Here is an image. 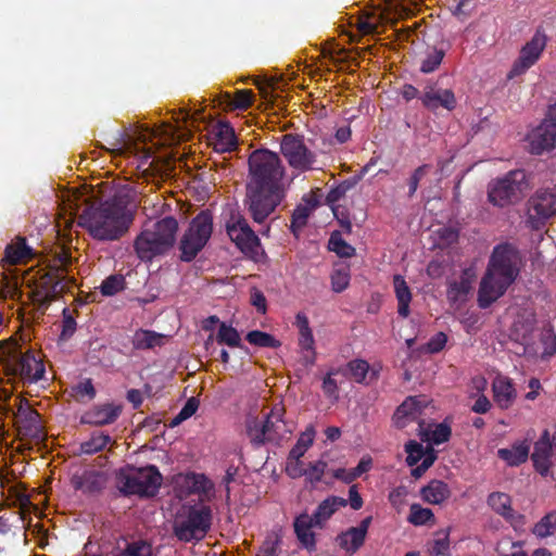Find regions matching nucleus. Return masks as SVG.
Instances as JSON below:
<instances>
[{
	"label": "nucleus",
	"mask_w": 556,
	"mask_h": 556,
	"mask_svg": "<svg viewBox=\"0 0 556 556\" xmlns=\"http://www.w3.org/2000/svg\"><path fill=\"white\" fill-rule=\"evenodd\" d=\"M73 391H74L76 397H78L80 400L85 399V397H87L88 400H92L96 396V389L92 384L91 379H86V380L77 383L73 388Z\"/></svg>",
	"instance_id": "57"
},
{
	"label": "nucleus",
	"mask_w": 556,
	"mask_h": 556,
	"mask_svg": "<svg viewBox=\"0 0 556 556\" xmlns=\"http://www.w3.org/2000/svg\"><path fill=\"white\" fill-rule=\"evenodd\" d=\"M13 372L29 382H37L45 374V366L33 352L21 354L13 363Z\"/></svg>",
	"instance_id": "20"
},
{
	"label": "nucleus",
	"mask_w": 556,
	"mask_h": 556,
	"mask_svg": "<svg viewBox=\"0 0 556 556\" xmlns=\"http://www.w3.org/2000/svg\"><path fill=\"white\" fill-rule=\"evenodd\" d=\"M237 146L233 129L227 124H220L215 134V150L219 152H227L235 149Z\"/></svg>",
	"instance_id": "35"
},
{
	"label": "nucleus",
	"mask_w": 556,
	"mask_h": 556,
	"mask_svg": "<svg viewBox=\"0 0 556 556\" xmlns=\"http://www.w3.org/2000/svg\"><path fill=\"white\" fill-rule=\"evenodd\" d=\"M165 339V334L152 330L138 329L131 337V343L135 350H150L162 346Z\"/></svg>",
	"instance_id": "32"
},
{
	"label": "nucleus",
	"mask_w": 556,
	"mask_h": 556,
	"mask_svg": "<svg viewBox=\"0 0 556 556\" xmlns=\"http://www.w3.org/2000/svg\"><path fill=\"white\" fill-rule=\"evenodd\" d=\"M125 278L123 275L114 274L106 277L100 285L99 289L102 295L113 296L125 289Z\"/></svg>",
	"instance_id": "45"
},
{
	"label": "nucleus",
	"mask_w": 556,
	"mask_h": 556,
	"mask_svg": "<svg viewBox=\"0 0 556 556\" xmlns=\"http://www.w3.org/2000/svg\"><path fill=\"white\" fill-rule=\"evenodd\" d=\"M62 331L60 337L62 340H67L75 333L77 324L70 308L65 307L62 312Z\"/></svg>",
	"instance_id": "53"
},
{
	"label": "nucleus",
	"mask_w": 556,
	"mask_h": 556,
	"mask_svg": "<svg viewBox=\"0 0 556 556\" xmlns=\"http://www.w3.org/2000/svg\"><path fill=\"white\" fill-rule=\"evenodd\" d=\"M177 230L178 223L172 216L146 226L134 242L137 256L143 262H151L165 254L174 245Z\"/></svg>",
	"instance_id": "4"
},
{
	"label": "nucleus",
	"mask_w": 556,
	"mask_h": 556,
	"mask_svg": "<svg viewBox=\"0 0 556 556\" xmlns=\"http://www.w3.org/2000/svg\"><path fill=\"white\" fill-rule=\"evenodd\" d=\"M337 370H330L326 377L323 379L321 389L324 394L329 399L338 400L339 397V387L337 381L332 378L336 375Z\"/></svg>",
	"instance_id": "56"
},
{
	"label": "nucleus",
	"mask_w": 556,
	"mask_h": 556,
	"mask_svg": "<svg viewBox=\"0 0 556 556\" xmlns=\"http://www.w3.org/2000/svg\"><path fill=\"white\" fill-rule=\"evenodd\" d=\"M420 496L429 504L439 505L451 496V489L444 481L433 479L421 488Z\"/></svg>",
	"instance_id": "29"
},
{
	"label": "nucleus",
	"mask_w": 556,
	"mask_h": 556,
	"mask_svg": "<svg viewBox=\"0 0 556 556\" xmlns=\"http://www.w3.org/2000/svg\"><path fill=\"white\" fill-rule=\"evenodd\" d=\"M434 520V514L430 508H425L419 504H413L409 509L408 521L414 526H424Z\"/></svg>",
	"instance_id": "47"
},
{
	"label": "nucleus",
	"mask_w": 556,
	"mask_h": 556,
	"mask_svg": "<svg viewBox=\"0 0 556 556\" xmlns=\"http://www.w3.org/2000/svg\"><path fill=\"white\" fill-rule=\"evenodd\" d=\"M127 143V134L123 129H118L116 136L114 137V141H111L110 144L112 148L106 149L111 153L122 154L123 150Z\"/></svg>",
	"instance_id": "63"
},
{
	"label": "nucleus",
	"mask_w": 556,
	"mask_h": 556,
	"mask_svg": "<svg viewBox=\"0 0 556 556\" xmlns=\"http://www.w3.org/2000/svg\"><path fill=\"white\" fill-rule=\"evenodd\" d=\"M314 527H317L315 521H313L311 515L306 513L300 514L293 521L296 539L308 552L316 549V536L312 531Z\"/></svg>",
	"instance_id": "23"
},
{
	"label": "nucleus",
	"mask_w": 556,
	"mask_h": 556,
	"mask_svg": "<svg viewBox=\"0 0 556 556\" xmlns=\"http://www.w3.org/2000/svg\"><path fill=\"white\" fill-rule=\"evenodd\" d=\"M350 278V268L348 266L336 268L331 274L332 290L337 293L344 291L349 287Z\"/></svg>",
	"instance_id": "51"
},
{
	"label": "nucleus",
	"mask_w": 556,
	"mask_h": 556,
	"mask_svg": "<svg viewBox=\"0 0 556 556\" xmlns=\"http://www.w3.org/2000/svg\"><path fill=\"white\" fill-rule=\"evenodd\" d=\"M470 282L462 278L459 281H452L448 285L447 298L451 302L462 301L470 291Z\"/></svg>",
	"instance_id": "49"
},
{
	"label": "nucleus",
	"mask_w": 556,
	"mask_h": 556,
	"mask_svg": "<svg viewBox=\"0 0 556 556\" xmlns=\"http://www.w3.org/2000/svg\"><path fill=\"white\" fill-rule=\"evenodd\" d=\"M227 233L243 252H253L260 245L258 237L242 216H238L232 223L227 224Z\"/></svg>",
	"instance_id": "16"
},
{
	"label": "nucleus",
	"mask_w": 556,
	"mask_h": 556,
	"mask_svg": "<svg viewBox=\"0 0 556 556\" xmlns=\"http://www.w3.org/2000/svg\"><path fill=\"white\" fill-rule=\"evenodd\" d=\"M446 342L447 336L440 331L430 338V340L427 342L426 350L432 354L439 353L444 349Z\"/></svg>",
	"instance_id": "59"
},
{
	"label": "nucleus",
	"mask_w": 556,
	"mask_h": 556,
	"mask_svg": "<svg viewBox=\"0 0 556 556\" xmlns=\"http://www.w3.org/2000/svg\"><path fill=\"white\" fill-rule=\"evenodd\" d=\"M435 459H437L435 451L430 450V452L425 457V459L421 462V464L416 466L414 469H412V476L414 478H420L434 464Z\"/></svg>",
	"instance_id": "61"
},
{
	"label": "nucleus",
	"mask_w": 556,
	"mask_h": 556,
	"mask_svg": "<svg viewBox=\"0 0 556 556\" xmlns=\"http://www.w3.org/2000/svg\"><path fill=\"white\" fill-rule=\"evenodd\" d=\"M18 433L36 442L46 439L45 429L39 413L34 409L27 400L22 401L15 415Z\"/></svg>",
	"instance_id": "15"
},
{
	"label": "nucleus",
	"mask_w": 556,
	"mask_h": 556,
	"mask_svg": "<svg viewBox=\"0 0 556 556\" xmlns=\"http://www.w3.org/2000/svg\"><path fill=\"white\" fill-rule=\"evenodd\" d=\"M213 231V217L208 211H201L190 223L181 237L179 250L180 260L193 261L199 252L206 245Z\"/></svg>",
	"instance_id": "9"
},
{
	"label": "nucleus",
	"mask_w": 556,
	"mask_h": 556,
	"mask_svg": "<svg viewBox=\"0 0 556 556\" xmlns=\"http://www.w3.org/2000/svg\"><path fill=\"white\" fill-rule=\"evenodd\" d=\"M327 463L324 460H317L315 463H311L308 467L304 470V476L312 483H317L321 481V478L326 471Z\"/></svg>",
	"instance_id": "55"
},
{
	"label": "nucleus",
	"mask_w": 556,
	"mask_h": 556,
	"mask_svg": "<svg viewBox=\"0 0 556 556\" xmlns=\"http://www.w3.org/2000/svg\"><path fill=\"white\" fill-rule=\"evenodd\" d=\"M213 520L212 508L207 505L189 506L185 516L176 519L174 534L181 542H199L205 538Z\"/></svg>",
	"instance_id": "8"
},
{
	"label": "nucleus",
	"mask_w": 556,
	"mask_h": 556,
	"mask_svg": "<svg viewBox=\"0 0 556 556\" xmlns=\"http://www.w3.org/2000/svg\"><path fill=\"white\" fill-rule=\"evenodd\" d=\"M251 304L261 314L266 313L267 302L264 293L258 289H253L251 292Z\"/></svg>",
	"instance_id": "64"
},
{
	"label": "nucleus",
	"mask_w": 556,
	"mask_h": 556,
	"mask_svg": "<svg viewBox=\"0 0 556 556\" xmlns=\"http://www.w3.org/2000/svg\"><path fill=\"white\" fill-rule=\"evenodd\" d=\"M328 249L334 252L339 257L344 258L354 256L356 252L355 248L348 243L338 230L331 232Z\"/></svg>",
	"instance_id": "37"
},
{
	"label": "nucleus",
	"mask_w": 556,
	"mask_h": 556,
	"mask_svg": "<svg viewBox=\"0 0 556 556\" xmlns=\"http://www.w3.org/2000/svg\"><path fill=\"white\" fill-rule=\"evenodd\" d=\"M311 211L312 207L302 204L298 205L294 208L290 225V230L294 236H298L299 232L303 229V227L307 224Z\"/></svg>",
	"instance_id": "46"
},
{
	"label": "nucleus",
	"mask_w": 556,
	"mask_h": 556,
	"mask_svg": "<svg viewBox=\"0 0 556 556\" xmlns=\"http://www.w3.org/2000/svg\"><path fill=\"white\" fill-rule=\"evenodd\" d=\"M371 464L372 462L370 457H363L357 464V466L348 473L345 482H351L354 479L361 477L363 473L369 471L371 468Z\"/></svg>",
	"instance_id": "60"
},
{
	"label": "nucleus",
	"mask_w": 556,
	"mask_h": 556,
	"mask_svg": "<svg viewBox=\"0 0 556 556\" xmlns=\"http://www.w3.org/2000/svg\"><path fill=\"white\" fill-rule=\"evenodd\" d=\"M532 533L540 539L552 536L556 533V511H549L543 516L533 527Z\"/></svg>",
	"instance_id": "38"
},
{
	"label": "nucleus",
	"mask_w": 556,
	"mask_h": 556,
	"mask_svg": "<svg viewBox=\"0 0 556 556\" xmlns=\"http://www.w3.org/2000/svg\"><path fill=\"white\" fill-rule=\"evenodd\" d=\"M419 99L422 105L430 111H437L439 108L453 111L457 104L454 91L441 88L437 84L427 85Z\"/></svg>",
	"instance_id": "17"
},
{
	"label": "nucleus",
	"mask_w": 556,
	"mask_h": 556,
	"mask_svg": "<svg viewBox=\"0 0 556 556\" xmlns=\"http://www.w3.org/2000/svg\"><path fill=\"white\" fill-rule=\"evenodd\" d=\"M280 540L279 538H267L260 552L256 554V556H277V549L279 546Z\"/></svg>",
	"instance_id": "62"
},
{
	"label": "nucleus",
	"mask_w": 556,
	"mask_h": 556,
	"mask_svg": "<svg viewBox=\"0 0 556 556\" xmlns=\"http://www.w3.org/2000/svg\"><path fill=\"white\" fill-rule=\"evenodd\" d=\"M299 345L303 352V361L306 366H312L316 361L315 339L312 330L299 333Z\"/></svg>",
	"instance_id": "40"
},
{
	"label": "nucleus",
	"mask_w": 556,
	"mask_h": 556,
	"mask_svg": "<svg viewBox=\"0 0 556 556\" xmlns=\"http://www.w3.org/2000/svg\"><path fill=\"white\" fill-rule=\"evenodd\" d=\"M315 430L313 427L307 428L298 439L296 444L290 450L288 460L298 462L314 442Z\"/></svg>",
	"instance_id": "36"
},
{
	"label": "nucleus",
	"mask_w": 556,
	"mask_h": 556,
	"mask_svg": "<svg viewBox=\"0 0 556 556\" xmlns=\"http://www.w3.org/2000/svg\"><path fill=\"white\" fill-rule=\"evenodd\" d=\"M348 504V501L340 496H329L326 500H324L317 508L315 509L314 514L311 516L313 521H315L316 526L318 528H321L324 523L331 518V516L341 507H345Z\"/></svg>",
	"instance_id": "28"
},
{
	"label": "nucleus",
	"mask_w": 556,
	"mask_h": 556,
	"mask_svg": "<svg viewBox=\"0 0 556 556\" xmlns=\"http://www.w3.org/2000/svg\"><path fill=\"white\" fill-rule=\"evenodd\" d=\"M184 482L188 493L199 495L202 502L211 501L215 496V485L204 473L187 472Z\"/></svg>",
	"instance_id": "22"
},
{
	"label": "nucleus",
	"mask_w": 556,
	"mask_h": 556,
	"mask_svg": "<svg viewBox=\"0 0 556 556\" xmlns=\"http://www.w3.org/2000/svg\"><path fill=\"white\" fill-rule=\"evenodd\" d=\"M216 341L219 344H226L229 348L241 346V338L238 330L232 326L226 325L225 323H220L219 325Z\"/></svg>",
	"instance_id": "43"
},
{
	"label": "nucleus",
	"mask_w": 556,
	"mask_h": 556,
	"mask_svg": "<svg viewBox=\"0 0 556 556\" xmlns=\"http://www.w3.org/2000/svg\"><path fill=\"white\" fill-rule=\"evenodd\" d=\"M426 405L416 396L407 397L395 410L393 421L396 428L403 429L412 421H420Z\"/></svg>",
	"instance_id": "21"
},
{
	"label": "nucleus",
	"mask_w": 556,
	"mask_h": 556,
	"mask_svg": "<svg viewBox=\"0 0 556 556\" xmlns=\"http://www.w3.org/2000/svg\"><path fill=\"white\" fill-rule=\"evenodd\" d=\"M418 435L421 441L432 442L433 444H442L450 440L452 430L448 425L441 422L431 429V425H426L425 421H419Z\"/></svg>",
	"instance_id": "30"
},
{
	"label": "nucleus",
	"mask_w": 556,
	"mask_h": 556,
	"mask_svg": "<svg viewBox=\"0 0 556 556\" xmlns=\"http://www.w3.org/2000/svg\"><path fill=\"white\" fill-rule=\"evenodd\" d=\"M393 286L399 303L397 313L400 316L405 318L409 315V303L412 301V292L404 277L401 275H395L393 277Z\"/></svg>",
	"instance_id": "34"
},
{
	"label": "nucleus",
	"mask_w": 556,
	"mask_h": 556,
	"mask_svg": "<svg viewBox=\"0 0 556 556\" xmlns=\"http://www.w3.org/2000/svg\"><path fill=\"white\" fill-rule=\"evenodd\" d=\"M254 94L252 90L242 89L237 90L233 99L229 102V105L236 110H247L252 105Z\"/></svg>",
	"instance_id": "52"
},
{
	"label": "nucleus",
	"mask_w": 556,
	"mask_h": 556,
	"mask_svg": "<svg viewBox=\"0 0 556 556\" xmlns=\"http://www.w3.org/2000/svg\"><path fill=\"white\" fill-rule=\"evenodd\" d=\"M285 172V166L276 152L257 149L250 154V181L247 186L245 203L255 223L263 224L280 204Z\"/></svg>",
	"instance_id": "1"
},
{
	"label": "nucleus",
	"mask_w": 556,
	"mask_h": 556,
	"mask_svg": "<svg viewBox=\"0 0 556 556\" xmlns=\"http://www.w3.org/2000/svg\"><path fill=\"white\" fill-rule=\"evenodd\" d=\"M431 166L424 164L418 166L408 179V197L413 198L418 189L420 180L428 174Z\"/></svg>",
	"instance_id": "54"
},
{
	"label": "nucleus",
	"mask_w": 556,
	"mask_h": 556,
	"mask_svg": "<svg viewBox=\"0 0 556 556\" xmlns=\"http://www.w3.org/2000/svg\"><path fill=\"white\" fill-rule=\"evenodd\" d=\"M286 409L281 405H275L265 416L263 422L254 421L248 426V434L251 442L261 446L266 443L280 444L292 433V424L285 420Z\"/></svg>",
	"instance_id": "5"
},
{
	"label": "nucleus",
	"mask_w": 556,
	"mask_h": 556,
	"mask_svg": "<svg viewBox=\"0 0 556 556\" xmlns=\"http://www.w3.org/2000/svg\"><path fill=\"white\" fill-rule=\"evenodd\" d=\"M72 484L77 491H81L87 494H96L103 489L104 480L100 472L88 470L80 476L75 475L72 478Z\"/></svg>",
	"instance_id": "27"
},
{
	"label": "nucleus",
	"mask_w": 556,
	"mask_h": 556,
	"mask_svg": "<svg viewBox=\"0 0 556 556\" xmlns=\"http://www.w3.org/2000/svg\"><path fill=\"white\" fill-rule=\"evenodd\" d=\"M245 339L250 344L258 348L278 349L281 346V342L273 334L261 330L248 332Z\"/></svg>",
	"instance_id": "39"
},
{
	"label": "nucleus",
	"mask_w": 556,
	"mask_h": 556,
	"mask_svg": "<svg viewBox=\"0 0 556 556\" xmlns=\"http://www.w3.org/2000/svg\"><path fill=\"white\" fill-rule=\"evenodd\" d=\"M371 521L372 517L368 516L357 527H351L340 533L336 539L338 545L349 555L355 554L364 545Z\"/></svg>",
	"instance_id": "18"
},
{
	"label": "nucleus",
	"mask_w": 556,
	"mask_h": 556,
	"mask_svg": "<svg viewBox=\"0 0 556 556\" xmlns=\"http://www.w3.org/2000/svg\"><path fill=\"white\" fill-rule=\"evenodd\" d=\"M445 51L435 47L428 49L420 63V72L429 74L434 72L442 63Z\"/></svg>",
	"instance_id": "42"
},
{
	"label": "nucleus",
	"mask_w": 556,
	"mask_h": 556,
	"mask_svg": "<svg viewBox=\"0 0 556 556\" xmlns=\"http://www.w3.org/2000/svg\"><path fill=\"white\" fill-rule=\"evenodd\" d=\"M280 153L289 166L299 173L312 170L317 162L316 153L305 144L304 137L298 134L281 137Z\"/></svg>",
	"instance_id": "10"
},
{
	"label": "nucleus",
	"mask_w": 556,
	"mask_h": 556,
	"mask_svg": "<svg viewBox=\"0 0 556 556\" xmlns=\"http://www.w3.org/2000/svg\"><path fill=\"white\" fill-rule=\"evenodd\" d=\"M59 262V267L47 273L40 279V291L43 293L45 303L56 300L62 293L70 292L77 286L74 277L64 274L65 268L71 264V255L62 253Z\"/></svg>",
	"instance_id": "12"
},
{
	"label": "nucleus",
	"mask_w": 556,
	"mask_h": 556,
	"mask_svg": "<svg viewBox=\"0 0 556 556\" xmlns=\"http://www.w3.org/2000/svg\"><path fill=\"white\" fill-rule=\"evenodd\" d=\"M551 452L552 442L548 431L545 430L539 442L535 443L534 452L531 456L536 471H539L543 476H545L548 472L551 466Z\"/></svg>",
	"instance_id": "25"
},
{
	"label": "nucleus",
	"mask_w": 556,
	"mask_h": 556,
	"mask_svg": "<svg viewBox=\"0 0 556 556\" xmlns=\"http://www.w3.org/2000/svg\"><path fill=\"white\" fill-rule=\"evenodd\" d=\"M530 446L526 441L516 442L510 448H500L497 456L510 467H517L527 462Z\"/></svg>",
	"instance_id": "31"
},
{
	"label": "nucleus",
	"mask_w": 556,
	"mask_h": 556,
	"mask_svg": "<svg viewBox=\"0 0 556 556\" xmlns=\"http://www.w3.org/2000/svg\"><path fill=\"white\" fill-rule=\"evenodd\" d=\"M556 215V187L538 189L527 202V223L539 230Z\"/></svg>",
	"instance_id": "11"
},
{
	"label": "nucleus",
	"mask_w": 556,
	"mask_h": 556,
	"mask_svg": "<svg viewBox=\"0 0 556 556\" xmlns=\"http://www.w3.org/2000/svg\"><path fill=\"white\" fill-rule=\"evenodd\" d=\"M351 187L352 185L349 181H342L328 192L326 202L330 205L337 203L346 194Z\"/></svg>",
	"instance_id": "58"
},
{
	"label": "nucleus",
	"mask_w": 556,
	"mask_h": 556,
	"mask_svg": "<svg viewBox=\"0 0 556 556\" xmlns=\"http://www.w3.org/2000/svg\"><path fill=\"white\" fill-rule=\"evenodd\" d=\"M348 371L357 383H364L369 372V364L364 359H353L348 363Z\"/></svg>",
	"instance_id": "48"
},
{
	"label": "nucleus",
	"mask_w": 556,
	"mask_h": 556,
	"mask_svg": "<svg viewBox=\"0 0 556 556\" xmlns=\"http://www.w3.org/2000/svg\"><path fill=\"white\" fill-rule=\"evenodd\" d=\"M527 140L535 155L556 149V104L549 106L546 117L528 134Z\"/></svg>",
	"instance_id": "13"
},
{
	"label": "nucleus",
	"mask_w": 556,
	"mask_h": 556,
	"mask_svg": "<svg viewBox=\"0 0 556 556\" xmlns=\"http://www.w3.org/2000/svg\"><path fill=\"white\" fill-rule=\"evenodd\" d=\"M495 403L502 409H508L517 397V391L508 377H498L492 383Z\"/></svg>",
	"instance_id": "24"
},
{
	"label": "nucleus",
	"mask_w": 556,
	"mask_h": 556,
	"mask_svg": "<svg viewBox=\"0 0 556 556\" xmlns=\"http://www.w3.org/2000/svg\"><path fill=\"white\" fill-rule=\"evenodd\" d=\"M34 255L35 253L33 249L27 245L25 238L18 237L14 243L7 245L4 257L1 262L9 265H17L33 258Z\"/></svg>",
	"instance_id": "26"
},
{
	"label": "nucleus",
	"mask_w": 556,
	"mask_h": 556,
	"mask_svg": "<svg viewBox=\"0 0 556 556\" xmlns=\"http://www.w3.org/2000/svg\"><path fill=\"white\" fill-rule=\"evenodd\" d=\"M404 448L407 454L406 464L409 467L417 465L419 460L422 462L430 450H434L432 446H427L425 448L421 443H418L415 440L406 442Z\"/></svg>",
	"instance_id": "41"
},
{
	"label": "nucleus",
	"mask_w": 556,
	"mask_h": 556,
	"mask_svg": "<svg viewBox=\"0 0 556 556\" xmlns=\"http://www.w3.org/2000/svg\"><path fill=\"white\" fill-rule=\"evenodd\" d=\"M527 174L523 169H513L503 177L493 179L488 186V200L497 207L517 203L528 188Z\"/></svg>",
	"instance_id": "7"
},
{
	"label": "nucleus",
	"mask_w": 556,
	"mask_h": 556,
	"mask_svg": "<svg viewBox=\"0 0 556 556\" xmlns=\"http://www.w3.org/2000/svg\"><path fill=\"white\" fill-rule=\"evenodd\" d=\"M111 442V437L103 432H94L91 438L83 442L80 450L84 454H96L102 451Z\"/></svg>",
	"instance_id": "44"
},
{
	"label": "nucleus",
	"mask_w": 556,
	"mask_h": 556,
	"mask_svg": "<svg viewBox=\"0 0 556 556\" xmlns=\"http://www.w3.org/2000/svg\"><path fill=\"white\" fill-rule=\"evenodd\" d=\"M488 505L506 520H513L515 511L511 507V498L503 492H492L486 500Z\"/></svg>",
	"instance_id": "33"
},
{
	"label": "nucleus",
	"mask_w": 556,
	"mask_h": 556,
	"mask_svg": "<svg viewBox=\"0 0 556 556\" xmlns=\"http://www.w3.org/2000/svg\"><path fill=\"white\" fill-rule=\"evenodd\" d=\"M519 252L513 244L506 242L494 247L486 271L480 282L479 307H490L506 292L519 275Z\"/></svg>",
	"instance_id": "3"
},
{
	"label": "nucleus",
	"mask_w": 556,
	"mask_h": 556,
	"mask_svg": "<svg viewBox=\"0 0 556 556\" xmlns=\"http://www.w3.org/2000/svg\"><path fill=\"white\" fill-rule=\"evenodd\" d=\"M129 204L130 195L126 191H117L98 206L85 210L80 215V225L97 240H118L128 231L134 220Z\"/></svg>",
	"instance_id": "2"
},
{
	"label": "nucleus",
	"mask_w": 556,
	"mask_h": 556,
	"mask_svg": "<svg viewBox=\"0 0 556 556\" xmlns=\"http://www.w3.org/2000/svg\"><path fill=\"white\" fill-rule=\"evenodd\" d=\"M122 413V406L114 403L94 405L84 413L80 422L90 426H105L115 422Z\"/></svg>",
	"instance_id": "19"
},
{
	"label": "nucleus",
	"mask_w": 556,
	"mask_h": 556,
	"mask_svg": "<svg viewBox=\"0 0 556 556\" xmlns=\"http://www.w3.org/2000/svg\"><path fill=\"white\" fill-rule=\"evenodd\" d=\"M163 477L154 465L130 469L117 476L118 489L124 495L153 497L157 494Z\"/></svg>",
	"instance_id": "6"
},
{
	"label": "nucleus",
	"mask_w": 556,
	"mask_h": 556,
	"mask_svg": "<svg viewBox=\"0 0 556 556\" xmlns=\"http://www.w3.org/2000/svg\"><path fill=\"white\" fill-rule=\"evenodd\" d=\"M546 45L547 36L542 27H538L532 38L520 49L507 77L513 79L525 74L540 60Z\"/></svg>",
	"instance_id": "14"
},
{
	"label": "nucleus",
	"mask_w": 556,
	"mask_h": 556,
	"mask_svg": "<svg viewBox=\"0 0 556 556\" xmlns=\"http://www.w3.org/2000/svg\"><path fill=\"white\" fill-rule=\"evenodd\" d=\"M450 532L451 528L440 530L437 534L442 538L435 539L430 548L432 556H450Z\"/></svg>",
	"instance_id": "50"
}]
</instances>
